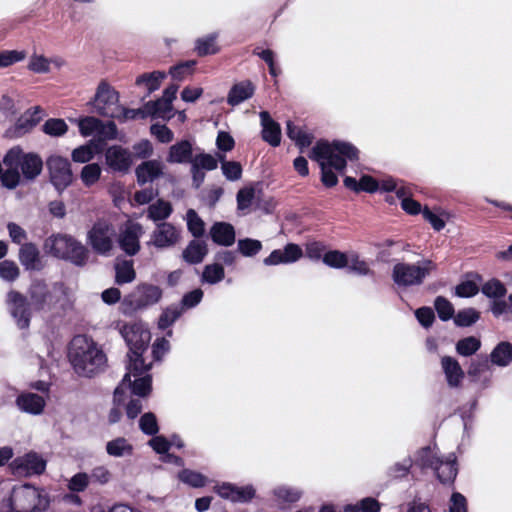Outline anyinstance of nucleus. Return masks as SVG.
<instances>
[{
	"instance_id": "obj_1",
	"label": "nucleus",
	"mask_w": 512,
	"mask_h": 512,
	"mask_svg": "<svg viewBox=\"0 0 512 512\" xmlns=\"http://www.w3.org/2000/svg\"><path fill=\"white\" fill-rule=\"evenodd\" d=\"M69 359L75 372L83 377L96 375L106 363V355L103 351L92 339L84 335H77L72 339Z\"/></svg>"
},
{
	"instance_id": "obj_2",
	"label": "nucleus",
	"mask_w": 512,
	"mask_h": 512,
	"mask_svg": "<svg viewBox=\"0 0 512 512\" xmlns=\"http://www.w3.org/2000/svg\"><path fill=\"white\" fill-rule=\"evenodd\" d=\"M359 150L351 143L334 140L329 142L322 139V184L333 187L338 182L337 175L328 167L343 173L346 162L358 160Z\"/></svg>"
},
{
	"instance_id": "obj_3",
	"label": "nucleus",
	"mask_w": 512,
	"mask_h": 512,
	"mask_svg": "<svg viewBox=\"0 0 512 512\" xmlns=\"http://www.w3.org/2000/svg\"><path fill=\"white\" fill-rule=\"evenodd\" d=\"M8 501L10 512H45L50 505L45 489L30 484L13 487Z\"/></svg>"
},
{
	"instance_id": "obj_4",
	"label": "nucleus",
	"mask_w": 512,
	"mask_h": 512,
	"mask_svg": "<svg viewBox=\"0 0 512 512\" xmlns=\"http://www.w3.org/2000/svg\"><path fill=\"white\" fill-rule=\"evenodd\" d=\"M46 246L57 258L68 260L77 266H84L87 263L88 250L70 235H53L47 239Z\"/></svg>"
},
{
	"instance_id": "obj_5",
	"label": "nucleus",
	"mask_w": 512,
	"mask_h": 512,
	"mask_svg": "<svg viewBox=\"0 0 512 512\" xmlns=\"http://www.w3.org/2000/svg\"><path fill=\"white\" fill-rule=\"evenodd\" d=\"M436 270V264L429 259H423L415 264L397 263L392 270V279L399 287L421 285L425 278Z\"/></svg>"
},
{
	"instance_id": "obj_6",
	"label": "nucleus",
	"mask_w": 512,
	"mask_h": 512,
	"mask_svg": "<svg viewBox=\"0 0 512 512\" xmlns=\"http://www.w3.org/2000/svg\"><path fill=\"white\" fill-rule=\"evenodd\" d=\"M3 164L6 167H20L23 177L28 181L36 179L43 169L41 157L33 152L24 153L20 146H14L7 151Z\"/></svg>"
},
{
	"instance_id": "obj_7",
	"label": "nucleus",
	"mask_w": 512,
	"mask_h": 512,
	"mask_svg": "<svg viewBox=\"0 0 512 512\" xmlns=\"http://www.w3.org/2000/svg\"><path fill=\"white\" fill-rule=\"evenodd\" d=\"M162 298L160 287L152 284H139L121 303L122 312L131 315L138 310L155 305Z\"/></svg>"
},
{
	"instance_id": "obj_8",
	"label": "nucleus",
	"mask_w": 512,
	"mask_h": 512,
	"mask_svg": "<svg viewBox=\"0 0 512 512\" xmlns=\"http://www.w3.org/2000/svg\"><path fill=\"white\" fill-rule=\"evenodd\" d=\"M88 104L103 117H119V93L105 80L98 84L95 95Z\"/></svg>"
},
{
	"instance_id": "obj_9",
	"label": "nucleus",
	"mask_w": 512,
	"mask_h": 512,
	"mask_svg": "<svg viewBox=\"0 0 512 512\" xmlns=\"http://www.w3.org/2000/svg\"><path fill=\"white\" fill-rule=\"evenodd\" d=\"M6 304L17 327L27 329L30 326L33 311L28 297L19 291L11 290L7 293Z\"/></svg>"
},
{
	"instance_id": "obj_10",
	"label": "nucleus",
	"mask_w": 512,
	"mask_h": 512,
	"mask_svg": "<svg viewBox=\"0 0 512 512\" xmlns=\"http://www.w3.org/2000/svg\"><path fill=\"white\" fill-rule=\"evenodd\" d=\"M115 236L116 231L112 224L98 220L88 232V243L96 253L106 255L113 247Z\"/></svg>"
},
{
	"instance_id": "obj_11",
	"label": "nucleus",
	"mask_w": 512,
	"mask_h": 512,
	"mask_svg": "<svg viewBox=\"0 0 512 512\" xmlns=\"http://www.w3.org/2000/svg\"><path fill=\"white\" fill-rule=\"evenodd\" d=\"M27 295L33 310L37 312L51 311L58 302L49 285L42 279L31 281Z\"/></svg>"
},
{
	"instance_id": "obj_12",
	"label": "nucleus",
	"mask_w": 512,
	"mask_h": 512,
	"mask_svg": "<svg viewBox=\"0 0 512 512\" xmlns=\"http://www.w3.org/2000/svg\"><path fill=\"white\" fill-rule=\"evenodd\" d=\"M46 165L49 171L50 182L59 193H62L73 180L69 160L59 155H51L46 160Z\"/></svg>"
},
{
	"instance_id": "obj_13",
	"label": "nucleus",
	"mask_w": 512,
	"mask_h": 512,
	"mask_svg": "<svg viewBox=\"0 0 512 512\" xmlns=\"http://www.w3.org/2000/svg\"><path fill=\"white\" fill-rule=\"evenodd\" d=\"M120 333L132 354L145 352L151 340V333L142 323H129L122 326Z\"/></svg>"
},
{
	"instance_id": "obj_14",
	"label": "nucleus",
	"mask_w": 512,
	"mask_h": 512,
	"mask_svg": "<svg viewBox=\"0 0 512 512\" xmlns=\"http://www.w3.org/2000/svg\"><path fill=\"white\" fill-rule=\"evenodd\" d=\"M42 119V110L36 106L21 115L16 123L5 131V137L17 139L30 132Z\"/></svg>"
},
{
	"instance_id": "obj_15",
	"label": "nucleus",
	"mask_w": 512,
	"mask_h": 512,
	"mask_svg": "<svg viewBox=\"0 0 512 512\" xmlns=\"http://www.w3.org/2000/svg\"><path fill=\"white\" fill-rule=\"evenodd\" d=\"M179 239L180 232L173 224L161 222L156 224L148 245H153L158 249H165L176 245Z\"/></svg>"
},
{
	"instance_id": "obj_16",
	"label": "nucleus",
	"mask_w": 512,
	"mask_h": 512,
	"mask_svg": "<svg viewBox=\"0 0 512 512\" xmlns=\"http://www.w3.org/2000/svg\"><path fill=\"white\" fill-rule=\"evenodd\" d=\"M105 161L112 171L125 173L132 165V154L120 145H113L106 150Z\"/></svg>"
},
{
	"instance_id": "obj_17",
	"label": "nucleus",
	"mask_w": 512,
	"mask_h": 512,
	"mask_svg": "<svg viewBox=\"0 0 512 512\" xmlns=\"http://www.w3.org/2000/svg\"><path fill=\"white\" fill-rule=\"evenodd\" d=\"M216 493L223 499L237 503H245L255 496V489L252 485L237 486L224 482L215 486Z\"/></svg>"
},
{
	"instance_id": "obj_18",
	"label": "nucleus",
	"mask_w": 512,
	"mask_h": 512,
	"mask_svg": "<svg viewBox=\"0 0 512 512\" xmlns=\"http://www.w3.org/2000/svg\"><path fill=\"white\" fill-rule=\"evenodd\" d=\"M18 258L26 271H41L44 268L40 251L32 242H26L20 246Z\"/></svg>"
},
{
	"instance_id": "obj_19",
	"label": "nucleus",
	"mask_w": 512,
	"mask_h": 512,
	"mask_svg": "<svg viewBox=\"0 0 512 512\" xmlns=\"http://www.w3.org/2000/svg\"><path fill=\"white\" fill-rule=\"evenodd\" d=\"M302 256V249L296 244H287L283 249L273 250L268 257L263 260L267 266L290 264L299 260Z\"/></svg>"
},
{
	"instance_id": "obj_20",
	"label": "nucleus",
	"mask_w": 512,
	"mask_h": 512,
	"mask_svg": "<svg viewBox=\"0 0 512 512\" xmlns=\"http://www.w3.org/2000/svg\"><path fill=\"white\" fill-rule=\"evenodd\" d=\"M193 151V144L189 140H181L170 146L166 161L170 164H191Z\"/></svg>"
},
{
	"instance_id": "obj_21",
	"label": "nucleus",
	"mask_w": 512,
	"mask_h": 512,
	"mask_svg": "<svg viewBox=\"0 0 512 512\" xmlns=\"http://www.w3.org/2000/svg\"><path fill=\"white\" fill-rule=\"evenodd\" d=\"M259 116L262 126V139L272 147L279 146L281 143L280 125L271 118L269 112L267 111H261Z\"/></svg>"
},
{
	"instance_id": "obj_22",
	"label": "nucleus",
	"mask_w": 512,
	"mask_h": 512,
	"mask_svg": "<svg viewBox=\"0 0 512 512\" xmlns=\"http://www.w3.org/2000/svg\"><path fill=\"white\" fill-rule=\"evenodd\" d=\"M142 228L139 224L127 227L119 236L120 248L130 256L138 253L140 249L139 238Z\"/></svg>"
},
{
	"instance_id": "obj_23",
	"label": "nucleus",
	"mask_w": 512,
	"mask_h": 512,
	"mask_svg": "<svg viewBox=\"0 0 512 512\" xmlns=\"http://www.w3.org/2000/svg\"><path fill=\"white\" fill-rule=\"evenodd\" d=\"M209 234L214 243L224 247L232 246L236 238L234 227L227 222H215Z\"/></svg>"
},
{
	"instance_id": "obj_24",
	"label": "nucleus",
	"mask_w": 512,
	"mask_h": 512,
	"mask_svg": "<svg viewBox=\"0 0 512 512\" xmlns=\"http://www.w3.org/2000/svg\"><path fill=\"white\" fill-rule=\"evenodd\" d=\"M45 400L42 396L27 392L22 393L16 398L17 407L28 414L39 415L45 407Z\"/></svg>"
},
{
	"instance_id": "obj_25",
	"label": "nucleus",
	"mask_w": 512,
	"mask_h": 512,
	"mask_svg": "<svg viewBox=\"0 0 512 512\" xmlns=\"http://www.w3.org/2000/svg\"><path fill=\"white\" fill-rule=\"evenodd\" d=\"M17 468L28 476L40 475L45 471L46 461L37 453L31 452L16 459Z\"/></svg>"
},
{
	"instance_id": "obj_26",
	"label": "nucleus",
	"mask_w": 512,
	"mask_h": 512,
	"mask_svg": "<svg viewBox=\"0 0 512 512\" xmlns=\"http://www.w3.org/2000/svg\"><path fill=\"white\" fill-rule=\"evenodd\" d=\"M441 367L447 384L450 387H459L465 375L459 362L451 356H443L441 358Z\"/></svg>"
},
{
	"instance_id": "obj_27",
	"label": "nucleus",
	"mask_w": 512,
	"mask_h": 512,
	"mask_svg": "<svg viewBox=\"0 0 512 512\" xmlns=\"http://www.w3.org/2000/svg\"><path fill=\"white\" fill-rule=\"evenodd\" d=\"M135 173L138 184L144 185L159 178L163 173V167L161 162L157 160H149L141 163L136 168Z\"/></svg>"
},
{
	"instance_id": "obj_28",
	"label": "nucleus",
	"mask_w": 512,
	"mask_h": 512,
	"mask_svg": "<svg viewBox=\"0 0 512 512\" xmlns=\"http://www.w3.org/2000/svg\"><path fill=\"white\" fill-rule=\"evenodd\" d=\"M255 92V86L249 80L241 81L233 85L227 96V103L231 106H237L250 99Z\"/></svg>"
},
{
	"instance_id": "obj_29",
	"label": "nucleus",
	"mask_w": 512,
	"mask_h": 512,
	"mask_svg": "<svg viewBox=\"0 0 512 512\" xmlns=\"http://www.w3.org/2000/svg\"><path fill=\"white\" fill-rule=\"evenodd\" d=\"M434 471L441 483H453L458 473L456 457L454 454H450L446 460L440 458L438 464L434 468Z\"/></svg>"
},
{
	"instance_id": "obj_30",
	"label": "nucleus",
	"mask_w": 512,
	"mask_h": 512,
	"mask_svg": "<svg viewBox=\"0 0 512 512\" xmlns=\"http://www.w3.org/2000/svg\"><path fill=\"white\" fill-rule=\"evenodd\" d=\"M130 373H126L118 387L131 389L132 394L139 397H146L151 391L152 379L150 375L136 378L133 382L130 379Z\"/></svg>"
},
{
	"instance_id": "obj_31",
	"label": "nucleus",
	"mask_w": 512,
	"mask_h": 512,
	"mask_svg": "<svg viewBox=\"0 0 512 512\" xmlns=\"http://www.w3.org/2000/svg\"><path fill=\"white\" fill-rule=\"evenodd\" d=\"M208 253L207 244L201 240H192L183 250V259L189 264L201 263Z\"/></svg>"
},
{
	"instance_id": "obj_32",
	"label": "nucleus",
	"mask_w": 512,
	"mask_h": 512,
	"mask_svg": "<svg viewBox=\"0 0 512 512\" xmlns=\"http://www.w3.org/2000/svg\"><path fill=\"white\" fill-rule=\"evenodd\" d=\"M344 185L346 188L356 193L362 191L373 193L379 188L378 182L369 175H363L359 181L351 176H346L344 178Z\"/></svg>"
},
{
	"instance_id": "obj_33",
	"label": "nucleus",
	"mask_w": 512,
	"mask_h": 512,
	"mask_svg": "<svg viewBox=\"0 0 512 512\" xmlns=\"http://www.w3.org/2000/svg\"><path fill=\"white\" fill-rule=\"evenodd\" d=\"M489 359L496 366H508L512 362V344L507 341L498 343L491 351Z\"/></svg>"
},
{
	"instance_id": "obj_34",
	"label": "nucleus",
	"mask_w": 512,
	"mask_h": 512,
	"mask_svg": "<svg viewBox=\"0 0 512 512\" xmlns=\"http://www.w3.org/2000/svg\"><path fill=\"white\" fill-rule=\"evenodd\" d=\"M173 212L170 202L163 199H158L156 202L150 204L147 208V218L155 223L165 222Z\"/></svg>"
},
{
	"instance_id": "obj_35",
	"label": "nucleus",
	"mask_w": 512,
	"mask_h": 512,
	"mask_svg": "<svg viewBox=\"0 0 512 512\" xmlns=\"http://www.w3.org/2000/svg\"><path fill=\"white\" fill-rule=\"evenodd\" d=\"M133 445L124 437H117L106 443V452L109 456L121 458L133 454Z\"/></svg>"
},
{
	"instance_id": "obj_36",
	"label": "nucleus",
	"mask_w": 512,
	"mask_h": 512,
	"mask_svg": "<svg viewBox=\"0 0 512 512\" xmlns=\"http://www.w3.org/2000/svg\"><path fill=\"white\" fill-rule=\"evenodd\" d=\"M115 282L118 285L131 283L136 278L132 260H121L115 263Z\"/></svg>"
},
{
	"instance_id": "obj_37",
	"label": "nucleus",
	"mask_w": 512,
	"mask_h": 512,
	"mask_svg": "<svg viewBox=\"0 0 512 512\" xmlns=\"http://www.w3.org/2000/svg\"><path fill=\"white\" fill-rule=\"evenodd\" d=\"M257 194L253 187H244L237 192L236 201L237 209L242 214H248L251 212L252 207L255 206Z\"/></svg>"
},
{
	"instance_id": "obj_38",
	"label": "nucleus",
	"mask_w": 512,
	"mask_h": 512,
	"mask_svg": "<svg viewBox=\"0 0 512 512\" xmlns=\"http://www.w3.org/2000/svg\"><path fill=\"white\" fill-rule=\"evenodd\" d=\"M275 501L279 504H292L300 500L302 492L290 486H278L272 491Z\"/></svg>"
},
{
	"instance_id": "obj_39",
	"label": "nucleus",
	"mask_w": 512,
	"mask_h": 512,
	"mask_svg": "<svg viewBox=\"0 0 512 512\" xmlns=\"http://www.w3.org/2000/svg\"><path fill=\"white\" fill-rule=\"evenodd\" d=\"M166 78V73L163 71H153L151 73H143L136 78L135 84L137 86L145 85L148 94L159 89L161 82Z\"/></svg>"
},
{
	"instance_id": "obj_40",
	"label": "nucleus",
	"mask_w": 512,
	"mask_h": 512,
	"mask_svg": "<svg viewBox=\"0 0 512 512\" xmlns=\"http://www.w3.org/2000/svg\"><path fill=\"white\" fill-rule=\"evenodd\" d=\"M218 34L211 33L205 37L199 38L195 43V51L199 56L216 54L219 48L216 44Z\"/></svg>"
},
{
	"instance_id": "obj_41",
	"label": "nucleus",
	"mask_w": 512,
	"mask_h": 512,
	"mask_svg": "<svg viewBox=\"0 0 512 512\" xmlns=\"http://www.w3.org/2000/svg\"><path fill=\"white\" fill-rule=\"evenodd\" d=\"M287 136L295 142V144L301 148L308 147L312 143L311 136L304 132L301 128L294 125L290 120L286 123Z\"/></svg>"
},
{
	"instance_id": "obj_42",
	"label": "nucleus",
	"mask_w": 512,
	"mask_h": 512,
	"mask_svg": "<svg viewBox=\"0 0 512 512\" xmlns=\"http://www.w3.org/2000/svg\"><path fill=\"white\" fill-rule=\"evenodd\" d=\"M480 348L481 341L474 336H468L460 339L455 346L457 354L463 357L474 355Z\"/></svg>"
},
{
	"instance_id": "obj_43",
	"label": "nucleus",
	"mask_w": 512,
	"mask_h": 512,
	"mask_svg": "<svg viewBox=\"0 0 512 512\" xmlns=\"http://www.w3.org/2000/svg\"><path fill=\"white\" fill-rule=\"evenodd\" d=\"M144 108L147 115L156 118H165L172 111V105L162 98L147 102Z\"/></svg>"
},
{
	"instance_id": "obj_44",
	"label": "nucleus",
	"mask_w": 512,
	"mask_h": 512,
	"mask_svg": "<svg viewBox=\"0 0 512 512\" xmlns=\"http://www.w3.org/2000/svg\"><path fill=\"white\" fill-rule=\"evenodd\" d=\"M481 292L490 299H501L507 293L505 285L498 279L492 278L481 287Z\"/></svg>"
},
{
	"instance_id": "obj_45",
	"label": "nucleus",
	"mask_w": 512,
	"mask_h": 512,
	"mask_svg": "<svg viewBox=\"0 0 512 512\" xmlns=\"http://www.w3.org/2000/svg\"><path fill=\"white\" fill-rule=\"evenodd\" d=\"M182 308L178 305H171L163 310L158 320V327L165 330L175 323L182 315Z\"/></svg>"
},
{
	"instance_id": "obj_46",
	"label": "nucleus",
	"mask_w": 512,
	"mask_h": 512,
	"mask_svg": "<svg viewBox=\"0 0 512 512\" xmlns=\"http://www.w3.org/2000/svg\"><path fill=\"white\" fill-rule=\"evenodd\" d=\"M42 131L51 137H60L67 133L68 125L63 119L50 118L43 124Z\"/></svg>"
},
{
	"instance_id": "obj_47",
	"label": "nucleus",
	"mask_w": 512,
	"mask_h": 512,
	"mask_svg": "<svg viewBox=\"0 0 512 512\" xmlns=\"http://www.w3.org/2000/svg\"><path fill=\"white\" fill-rule=\"evenodd\" d=\"M225 277V271L220 263L209 264L204 267L202 281L208 284H216Z\"/></svg>"
},
{
	"instance_id": "obj_48",
	"label": "nucleus",
	"mask_w": 512,
	"mask_h": 512,
	"mask_svg": "<svg viewBox=\"0 0 512 512\" xmlns=\"http://www.w3.org/2000/svg\"><path fill=\"white\" fill-rule=\"evenodd\" d=\"M222 173L229 181H237L242 176V167L239 162L226 161L224 155H219Z\"/></svg>"
},
{
	"instance_id": "obj_49",
	"label": "nucleus",
	"mask_w": 512,
	"mask_h": 512,
	"mask_svg": "<svg viewBox=\"0 0 512 512\" xmlns=\"http://www.w3.org/2000/svg\"><path fill=\"white\" fill-rule=\"evenodd\" d=\"M439 460L440 458L434 455L430 447H424L418 452L414 465L421 469L431 468L434 470Z\"/></svg>"
},
{
	"instance_id": "obj_50",
	"label": "nucleus",
	"mask_w": 512,
	"mask_h": 512,
	"mask_svg": "<svg viewBox=\"0 0 512 512\" xmlns=\"http://www.w3.org/2000/svg\"><path fill=\"white\" fill-rule=\"evenodd\" d=\"M79 132L82 136L88 137L97 135L99 127H102V121L93 116L80 118L78 121Z\"/></svg>"
},
{
	"instance_id": "obj_51",
	"label": "nucleus",
	"mask_w": 512,
	"mask_h": 512,
	"mask_svg": "<svg viewBox=\"0 0 512 512\" xmlns=\"http://www.w3.org/2000/svg\"><path fill=\"white\" fill-rule=\"evenodd\" d=\"M96 144L93 141L79 146L72 151V160L76 163H87L94 158L96 154Z\"/></svg>"
},
{
	"instance_id": "obj_52",
	"label": "nucleus",
	"mask_w": 512,
	"mask_h": 512,
	"mask_svg": "<svg viewBox=\"0 0 512 512\" xmlns=\"http://www.w3.org/2000/svg\"><path fill=\"white\" fill-rule=\"evenodd\" d=\"M480 318V313L474 308L459 310L454 316V323L458 327H469Z\"/></svg>"
},
{
	"instance_id": "obj_53",
	"label": "nucleus",
	"mask_w": 512,
	"mask_h": 512,
	"mask_svg": "<svg viewBox=\"0 0 512 512\" xmlns=\"http://www.w3.org/2000/svg\"><path fill=\"white\" fill-rule=\"evenodd\" d=\"M187 229L195 237L200 238L203 236L204 221L199 217L197 212L193 209H189L186 213Z\"/></svg>"
},
{
	"instance_id": "obj_54",
	"label": "nucleus",
	"mask_w": 512,
	"mask_h": 512,
	"mask_svg": "<svg viewBox=\"0 0 512 512\" xmlns=\"http://www.w3.org/2000/svg\"><path fill=\"white\" fill-rule=\"evenodd\" d=\"M143 353L144 352L132 354L129 351V353L127 354L129 358V363L127 365V373H130V376L133 375L137 377L150 369V365H146L144 363V360L142 358Z\"/></svg>"
},
{
	"instance_id": "obj_55",
	"label": "nucleus",
	"mask_w": 512,
	"mask_h": 512,
	"mask_svg": "<svg viewBox=\"0 0 512 512\" xmlns=\"http://www.w3.org/2000/svg\"><path fill=\"white\" fill-rule=\"evenodd\" d=\"M178 478L181 482L194 488H200L205 486L207 481L204 475L190 469H183L182 471H180L178 473Z\"/></svg>"
},
{
	"instance_id": "obj_56",
	"label": "nucleus",
	"mask_w": 512,
	"mask_h": 512,
	"mask_svg": "<svg viewBox=\"0 0 512 512\" xmlns=\"http://www.w3.org/2000/svg\"><path fill=\"white\" fill-rule=\"evenodd\" d=\"M237 248L244 257H253L261 251L262 243L256 239L244 238L238 240Z\"/></svg>"
},
{
	"instance_id": "obj_57",
	"label": "nucleus",
	"mask_w": 512,
	"mask_h": 512,
	"mask_svg": "<svg viewBox=\"0 0 512 512\" xmlns=\"http://www.w3.org/2000/svg\"><path fill=\"white\" fill-rule=\"evenodd\" d=\"M139 428L145 435L154 436L159 432V425L154 413H144L139 419Z\"/></svg>"
},
{
	"instance_id": "obj_58",
	"label": "nucleus",
	"mask_w": 512,
	"mask_h": 512,
	"mask_svg": "<svg viewBox=\"0 0 512 512\" xmlns=\"http://www.w3.org/2000/svg\"><path fill=\"white\" fill-rule=\"evenodd\" d=\"M101 176V168L97 163L85 165L80 173V178L86 187L94 185Z\"/></svg>"
},
{
	"instance_id": "obj_59",
	"label": "nucleus",
	"mask_w": 512,
	"mask_h": 512,
	"mask_svg": "<svg viewBox=\"0 0 512 512\" xmlns=\"http://www.w3.org/2000/svg\"><path fill=\"white\" fill-rule=\"evenodd\" d=\"M124 391L122 387H116L113 394V404L114 406L111 408L108 414V421L110 424L117 423L122 416V412L120 406L124 402Z\"/></svg>"
},
{
	"instance_id": "obj_60",
	"label": "nucleus",
	"mask_w": 512,
	"mask_h": 512,
	"mask_svg": "<svg viewBox=\"0 0 512 512\" xmlns=\"http://www.w3.org/2000/svg\"><path fill=\"white\" fill-rule=\"evenodd\" d=\"M27 68L36 74H46L50 72V61L44 55L34 53L30 56Z\"/></svg>"
},
{
	"instance_id": "obj_61",
	"label": "nucleus",
	"mask_w": 512,
	"mask_h": 512,
	"mask_svg": "<svg viewBox=\"0 0 512 512\" xmlns=\"http://www.w3.org/2000/svg\"><path fill=\"white\" fill-rule=\"evenodd\" d=\"M380 505L374 498L367 497L355 505H346L344 512H379Z\"/></svg>"
},
{
	"instance_id": "obj_62",
	"label": "nucleus",
	"mask_w": 512,
	"mask_h": 512,
	"mask_svg": "<svg viewBox=\"0 0 512 512\" xmlns=\"http://www.w3.org/2000/svg\"><path fill=\"white\" fill-rule=\"evenodd\" d=\"M434 307L438 314V317L442 321H448L454 315V307L452 303L443 296H437L435 298Z\"/></svg>"
},
{
	"instance_id": "obj_63",
	"label": "nucleus",
	"mask_w": 512,
	"mask_h": 512,
	"mask_svg": "<svg viewBox=\"0 0 512 512\" xmlns=\"http://www.w3.org/2000/svg\"><path fill=\"white\" fill-rule=\"evenodd\" d=\"M20 270L17 264L12 260H3L0 262V278L6 282H14L18 279Z\"/></svg>"
},
{
	"instance_id": "obj_64",
	"label": "nucleus",
	"mask_w": 512,
	"mask_h": 512,
	"mask_svg": "<svg viewBox=\"0 0 512 512\" xmlns=\"http://www.w3.org/2000/svg\"><path fill=\"white\" fill-rule=\"evenodd\" d=\"M20 180L21 174L17 166L7 167L0 177L1 184L8 189L16 188L20 184Z\"/></svg>"
}]
</instances>
